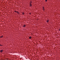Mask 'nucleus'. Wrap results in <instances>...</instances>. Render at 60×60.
I'll return each instance as SVG.
<instances>
[{"label":"nucleus","mask_w":60,"mask_h":60,"mask_svg":"<svg viewBox=\"0 0 60 60\" xmlns=\"http://www.w3.org/2000/svg\"><path fill=\"white\" fill-rule=\"evenodd\" d=\"M43 11H45V9H44V7H43Z\"/></svg>","instance_id":"1"},{"label":"nucleus","mask_w":60,"mask_h":60,"mask_svg":"<svg viewBox=\"0 0 60 60\" xmlns=\"http://www.w3.org/2000/svg\"><path fill=\"white\" fill-rule=\"evenodd\" d=\"M49 20H47L46 21V22H47V23H48L49 22Z\"/></svg>","instance_id":"2"},{"label":"nucleus","mask_w":60,"mask_h":60,"mask_svg":"<svg viewBox=\"0 0 60 60\" xmlns=\"http://www.w3.org/2000/svg\"><path fill=\"white\" fill-rule=\"evenodd\" d=\"M30 7H31L32 6V4H30Z\"/></svg>","instance_id":"3"},{"label":"nucleus","mask_w":60,"mask_h":60,"mask_svg":"<svg viewBox=\"0 0 60 60\" xmlns=\"http://www.w3.org/2000/svg\"><path fill=\"white\" fill-rule=\"evenodd\" d=\"M32 3V1H31L30 2V4H31Z\"/></svg>","instance_id":"4"},{"label":"nucleus","mask_w":60,"mask_h":60,"mask_svg":"<svg viewBox=\"0 0 60 60\" xmlns=\"http://www.w3.org/2000/svg\"><path fill=\"white\" fill-rule=\"evenodd\" d=\"M3 50H1L0 51V52H3Z\"/></svg>","instance_id":"5"},{"label":"nucleus","mask_w":60,"mask_h":60,"mask_svg":"<svg viewBox=\"0 0 60 60\" xmlns=\"http://www.w3.org/2000/svg\"><path fill=\"white\" fill-rule=\"evenodd\" d=\"M26 25H23V27H26Z\"/></svg>","instance_id":"6"},{"label":"nucleus","mask_w":60,"mask_h":60,"mask_svg":"<svg viewBox=\"0 0 60 60\" xmlns=\"http://www.w3.org/2000/svg\"><path fill=\"white\" fill-rule=\"evenodd\" d=\"M16 12H17V13H18V14H19V12L18 11H17Z\"/></svg>","instance_id":"7"},{"label":"nucleus","mask_w":60,"mask_h":60,"mask_svg":"<svg viewBox=\"0 0 60 60\" xmlns=\"http://www.w3.org/2000/svg\"><path fill=\"white\" fill-rule=\"evenodd\" d=\"M31 38H32V37H29V38L30 39H31Z\"/></svg>","instance_id":"8"},{"label":"nucleus","mask_w":60,"mask_h":60,"mask_svg":"<svg viewBox=\"0 0 60 60\" xmlns=\"http://www.w3.org/2000/svg\"><path fill=\"white\" fill-rule=\"evenodd\" d=\"M3 35L1 37H0V38H3Z\"/></svg>","instance_id":"9"},{"label":"nucleus","mask_w":60,"mask_h":60,"mask_svg":"<svg viewBox=\"0 0 60 60\" xmlns=\"http://www.w3.org/2000/svg\"><path fill=\"white\" fill-rule=\"evenodd\" d=\"M22 14H23V15H24V12H22Z\"/></svg>","instance_id":"10"},{"label":"nucleus","mask_w":60,"mask_h":60,"mask_svg":"<svg viewBox=\"0 0 60 60\" xmlns=\"http://www.w3.org/2000/svg\"><path fill=\"white\" fill-rule=\"evenodd\" d=\"M15 11V12H17V11Z\"/></svg>","instance_id":"11"},{"label":"nucleus","mask_w":60,"mask_h":60,"mask_svg":"<svg viewBox=\"0 0 60 60\" xmlns=\"http://www.w3.org/2000/svg\"><path fill=\"white\" fill-rule=\"evenodd\" d=\"M45 2H47V0H45Z\"/></svg>","instance_id":"12"},{"label":"nucleus","mask_w":60,"mask_h":60,"mask_svg":"<svg viewBox=\"0 0 60 60\" xmlns=\"http://www.w3.org/2000/svg\"><path fill=\"white\" fill-rule=\"evenodd\" d=\"M0 46H3V45H1L0 44Z\"/></svg>","instance_id":"13"},{"label":"nucleus","mask_w":60,"mask_h":60,"mask_svg":"<svg viewBox=\"0 0 60 60\" xmlns=\"http://www.w3.org/2000/svg\"><path fill=\"white\" fill-rule=\"evenodd\" d=\"M29 14H30V15H31V13H29Z\"/></svg>","instance_id":"14"},{"label":"nucleus","mask_w":60,"mask_h":60,"mask_svg":"<svg viewBox=\"0 0 60 60\" xmlns=\"http://www.w3.org/2000/svg\"><path fill=\"white\" fill-rule=\"evenodd\" d=\"M59 31H60V29L59 30Z\"/></svg>","instance_id":"15"}]
</instances>
